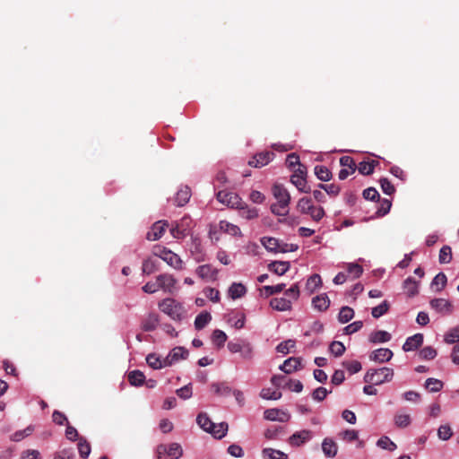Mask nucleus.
Instances as JSON below:
<instances>
[{
  "label": "nucleus",
  "mask_w": 459,
  "mask_h": 459,
  "mask_svg": "<svg viewBox=\"0 0 459 459\" xmlns=\"http://www.w3.org/2000/svg\"><path fill=\"white\" fill-rule=\"evenodd\" d=\"M272 194L276 203L270 207L271 212L277 216H286L289 213L290 195L281 184H274L272 187Z\"/></svg>",
  "instance_id": "obj_1"
},
{
  "label": "nucleus",
  "mask_w": 459,
  "mask_h": 459,
  "mask_svg": "<svg viewBox=\"0 0 459 459\" xmlns=\"http://www.w3.org/2000/svg\"><path fill=\"white\" fill-rule=\"evenodd\" d=\"M297 209L301 214L309 215L316 222H319L325 215L324 208L315 206L310 197L300 198L298 201Z\"/></svg>",
  "instance_id": "obj_2"
},
{
  "label": "nucleus",
  "mask_w": 459,
  "mask_h": 459,
  "mask_svg": "<svg viewBox=\"0 0 459 459\" xmlns=\"http://www.w3.org/2000/svg\"><path fill=\"white\" fill-rule=\"evenodd\" d=\"M160 311L168 315L174 321H181L186 315L183 306L174 299L167 298L159 303Z\"/></svg>",
  "instance_id": "obj_3"
},
{
  "label": "nucleus",
  "mask_w": 459,
  "mask_h": 459,
  "mask_svg": "<svg viewBox=\"0 0 459 459\" xmlns=\"http://www.w3.org/2000/svg\"><path fill=\"white\" fill-rule=\"evenodd\" d=\"M394 377V370L392 368L384 367L378 369H369L367 371L364 381L372 385H381L392 380Z\"/></svg>",
  "instance_id": "obj_4"
},
{
  "label": "nucleus",
  "mask_w": 459,
  "mask_h": 459,
  "mask_svg": "<svg viewBox=\"0 0 459 459\" xmlns=\"http://www.w3.org/2000/svg\"><path fill=\"white\" fill-rule=\"evenodd\" d=\"M228 349L231 353H240L242 359L251 360L254 358V347L247 340L238 339L228 342Z\"/></svg>",
  "instance_id": "obj_5"
},
{
  "label": "nucleus",
  "mask_w": 459,
  "mask_h": 459,
  "mask_svg": "<svg viewBox=\"0 0 459 459\" xmlns=\"http://www.w3.org/2000/svg\"><path fill=\"white\" fill-rule=\"evenodd\" d=\"M307 168L304 165L299 167L294 171L290 178V182L302 193H310L311 188L306 180Z\"/></svg>",
  "instance_id": "obj_6"
},
{
  "label": "nucleus",
  "mask_w": 459,
  "mask_h": 459,
  "mask_svg": "<svg viewBox=\"0 0 459 459\" xmlns=\"http://www.w3.org/2000/svg\"><path fill=\"white\" fill-rule=\"evenodd\" d=\"M217 200L229 207L236 208L242 204V199L235 193L220 190L216 194Z\"/></svg>",
  "instance_id": "obj_7"
},
{
  "label": "nucleus",
  "mask_w": 459,
  "mask_h": 459,
  "mask_svg": "<svg viewBox=\"0 0 459 459\" xmlns=\"http://www.w3.org/2000/svg\"><path fill=\"white\" fill-rule=\"evenodd\" d=\"M195 273L203 280L214 281L217 280L219 271L212 264H206L199 265L195 269Z\"/></svg>",
  "instance_id": "obj_8"
},
{
  "label": "nucleus",
  "mask_w": 459,
  "mask_h": 459,
  "mask_svg": "<svg viewBox=\"0 0 459 459\" xmlns=\"http://www.w3.org/2000/svg\"><path fill=\"white\" fill-rule=\"evenodd\" d=\"M169 227V223L167 221H159L155 222L151 230L146 234V238L150 241H154L160 239L166 229Z\"/></svg>",
  "instance_id": "obj_9"
},
{
  "label": "nucleus",
  "mask_w": 459,
  "mask_h": 459,
  "mask_svg": "<svg viewBox=\"0 0 459 459\" xmlns=\"http://www.w3.org/2000/svg\"><path fill=\"white\" fill-rule=\"evenodd\" d=\"M312 437H313L312 431L307 430V429H303V430L297 431L294 434H292L289 437L288 443L291 446H300L301 445L309 441L312 438Z\"/></svg>",
  "instance_id": "obj_10"
},
{
  "label": "nucleus",
  "mask_w": 459,
  "mask_h": 459,
  "mask_svg": "<svg viewBox=\"0 0 459 459\" xmlns=\"http://www.w3.org/2000/svg\"><path fill=\"white\" fill-rule=\"evenodd\" d=\"M264 417L267 420L287 422L290 419V415L277 408L267 409L264 412Z\"/></svg>",
  "instance_id": "obj_11"
},
{
  "label": "nucleus",
  "mask_w": 459,
  "mask_h": 459,
  "mask_svg": "<svg viewBox=\"0 0 459 459\" xmlns=\"http://www.w3.org/2000/svg\"><path fill=\"white\" fill-rule=\"evenodd\" d=\"M159 288L165 292L172 293L177 283V280L171 274L162 273L157 276Z\"/></svg>",
  "instance_id": "obj_12"
},
{
  "label": "nucleus",
  "mask_w": 459,
  "mask_h": 459,
  "mask_svg": "<svg viewBox=\"0 0 459 459\" xmlns=\"http://www.w3.org/2000/svg\"><path fill=\"white\" fill-rule=\"evenodd\" d=\"M429 304L437 313L450 315L453 312L452 303L446 299H433Z\"/></svg>",
  "instance_id": "obj_13"
},
{
  "label": "nucleus",
  "mask_w": 459,
  "mask_h": 459,
  "mask_svg": "<svg viewBox=\"0 0 459 459\" xmlns=\"http://www.w3.org/2000/svg\"><path fill=\"white\" fill-rule=\"evenodd\" d=\"M274 153L272 152H262L252 157L248 161V165L255 168H261L267 165L273 158Z\"/></svg>",
  "instance_id": "obj_14"
},
{
  "label": "nucleus",
  "mask_w": 459,
  "mask_h": 459,
  "mask_svg": "<svg viewBox=\"0 0 459 459\" xmlns=\"http://www.w3.org/2000/svg\"><path fill=\"white\" fill-rule=\"evenodd\" d=\"M188 355V351L185 349L184 347H175L172 349V351L169 352V354L165 358V366H170L174 362L181 359H186Z\"/></svg>",
  "instance_id": "obj_15"
},
{
  "label": "nucleus",
  "mask_w": 459,
  "mask_h": 459,
  "mask_svg": "<svg viewBox=\"0 0 459 459\" xmlns=\"http://www.w3.org/2000/svg\"><path fill=\"white\" fill-rule=\"evenodd\" d=\"M393 355L394 353L391 350L387 348H379L373 351L370 353L369 358L373 361L383 363L385 361H389L392 359Z\"/></svg>",
  "instance_id": "obj_16"
},
{
  "label": "nucleus",
  "mask_w": 459,
  "mask_h": 459,
  "mask_svg": "<svg viewBox=\"0 0 459 459\" xmlns=\"http://www.w3.org/2000/svg\"><path fill=\"white\" fill-rule=\"evenodd\" d=\"M301 368V359L297 357H290L287 359L284 360L283 364L279 367V368L286 374H291Z\"/></svg>",
  "instance_id": "obj_17"
},
{
  "label": "nucleus",
  "mask_w": 459,
  "mask_h": 459,
  "mask_svg": "<svg viewBox=\"0 0 459 459\" xmlns=\"http://www.w3.org/2000/svg\"><path fill=\"white\" fill-rule=\"evenodd\" d=\"M424 336L422 333H415L414 335L408 337L403 345L404 351H415L420 347L423 343Z\"/></svg>",
  "instance_id": "obj_18"
},
{
  "label": "nucleus",
  "mask_w": 459,
  "mask_h": 459,
  "mask_svg": "<svg viewBox=\"0 0 459 459\" xmlns=\"http://www.w3.org/2000/svg\"><path fill=\"white\" fill-rule=\"evenodd\" d=\"M187 221V218H183L180 222H176L175 225H172L170 228V233L173 238L179 239L185 238L188 234L187 228L185 226V223L186 224Z\"/></svg>",
  "instance_id": "obj_19"
},
{
  "label": "nucleus",
  "mask_w": 459,
  "mask_h": 459,
  "mask_svg": "<svg viewBox=\"0 0 459 459\" xmlns=\"http://www.w3.org/2000/svg\"><path fill=\"white\" fill-rule=\"evenodd\" d=\"M290 267V262L285 261H273L268 264V270L280 276L285 274Z\"/></svg>",
  "instance_id": "obj_20"
},
{
  "label": "nucleus",
  "mask_w": 459,
  "mask_h": 459,
  "mask_svg": "<svg viewBox=\"0 0 459 459\" xmlns=\"http://www.w3.org/2000/svg\"><path fill=\"white\" fill-rule=\"evenodd\" d=\"M322 450L326 457L333 458L337 455V444L329 437H325L322 442Z\"/></svg>",
  "instance_id": "obj_21"
},
{
  "label": "nucleus",
  "mask_w": 459,
  "mask_h": 459,
  "mask_svg": "<svg viewBox=\"0 0 459 459\" xmlns=\"http://www.w3.org/2000/svg\"><path fill=\"white\" fill-rule=\"evenodd\" d=\"M270 306L277 311H288L291 308V300L286 298H274L271 299Z\"/></svg>",
  "instance_id": "obj_22"
},
{
  "label": "nucleus",
  "mask_w": 459,
  "mask_h": 459,
  "mask_svg": "<svg viewBox=\"0 0 459 459\" xmlns=\"http://www.w3.org/2000/svg\"><path fill=\"white\" fill-rule=\"evenodd\" d=\"M163 261H165L169 266L176 270H182L183 261L178 255L169 250L167 254H164Z\"/></svg>",
  "instance_id": "obj_23"
},
{
  "label": "nucleus",
  "mask_w": 459,
  "mask_h": 459,
  "mask_svg": "<svg viewBox=\"0 0 459 459\" xmlns=\"http://www.w3.org/2000/svg\"><path fill=\"white\" fill-rule=\"evenodd\" d=\"M159 324V316L150 313L142 322V329L145 332H152L156 329Z\"/></svg>",
  "instance_id": "obj_24"
},
{
  "label": "nucleus",
  "mask_w": 459,
  "mask_h": 459,
  "mask_svg": "<svg viewBox=\"0 0 459 459\" xmlns=\"http://www.w3.org/2000/svg\"><path fill=\"white\" fill-rule=\"evenodd\" d=\"M403 288L408 297L411 298L419 293V282L412 277H408L403 283Z\"/></svg>",
  "instance_id": "obj_25"
},
{
  "label": "nucleus",
  "mask_w": 459,
  "mask_h": 459,
  "mask_svg": "<svg viewBox=\"0 0 459 459\" xmlns=\"http://www.w3.org/2000/svg\"><path fill=\"white\" fill-rule=\"evenodd\" d=\"M239 212V215L246 220H253L258 217V210L255 207H249L243 201L239 207H237Z\"/></svg>",
  "instance_id": "obj_26"
},
{
  "label": "nucleus",
  "mask_w": 459,
  "mask_h": 459,
  "mask_svg": "<svg viewBox=\"0 0 459 459\" xmlns=\"http://www.w3.org/2000/svg\"><path fill=\"white\" fill-rule=\"evenodd\" d=\"M322 285L321 276L319 274L311 275L306 282V290L308 294L314 293Z\"/></svg>",
  "instance_id": "obj_27"
},
{
  "label": "nucleus",
  "mask_w": 459,
  "mask_h": 459,
  "mask_svg": "<svg viewBox=\"0 0 459 459\" xmlns=\"http://www.w3.org/2000/svg\"><path fill=\"white\" fill-rule=\"evenodd\" d=\"M368 340L372 343L386 342L391 340V334L386 331L378 330L371 333Z\"/></svg>",
  "instance_id": "obj_28"
},
{
  "label": "nucleus",
  "mask_w": 459,
  "mask_h": 459,
  "mask_svg": "<svg viewBox=\"0 0 459 459\" xmlns=\"http://www.w3.org/2000/svg\"><path fill=\"white\" fill-rule=\"evenodd\" d=\"M312 304L316 309L325 311L329 307L330 299L326 294H323L313 298Z\"/></svg>",
  "instance_id": "obj_29"
},
{
  "label": "nucleus",
  "mask_w": 459,
  "mask_h": 459,
  "mask_svg": "<svg viewBox=\"0 0 459 459\" xmlns=\"http://www.w3.org/2000/svg\"><path fill=\"white\" fill-rule=\"evenodd\" d=\"M246 292L247 289L242 283L234 282L229 288V296L232 299H237L243 297Z\"/></svg>",
  "instance_id": "obj_30"
},
{
  "label": "nucleus",
  "mask_w": 459,
  "mask_h": 459,
  "mask_svg": "<svg viewBox=\"0 0 459 459\" xmlns=\"http://www.w3.org/2000/svg\"><path fill=\"white\" fill-rule=\"evenodd\" d=\"M191 196V191L190 188L187 186H185L183 188H180L175 197V202L177 203L178 206H184L190 199Z\"/></svg>",
  "instance_id": "obj_31"
},
{
  "label": "nucleus",
  "mask_w": 459,
  "mask_h": 459,
  "mask_svg": "<svg viewBox=\"0 0 459 459\" xmlns=\"http://www.w3.org/2000/svg\"><path fill=\"white\" fill-rule=\"evenodd\" d=\"M228 423L221 422L219 424L214 423V427L210 429L208 433H211L215 438L221 439L224 437L228 432Z\"/></svg>",
  "instance_id": "obj_32"
},
{
  "label": "nucleus",
  "mask_w": 459,
  "mask_h": 459,
  "mask_svg": "<svg viewBox=\"0 0 459 459\" xmlns=\"http://www.w3.org/2000/svg\"><path fill=\"white\" fill-rule=\"evenodd\" d=\"M130 385L134 386H140L144 383L145 376L140 370H133L127 375Z\"/></svg>",
  "instance_id": "obj_33"
},
{
  "label": "nucleus",
  "mask_w": 459,
  "mask_h": 459,
  "mask_svg": "<svg viewBox=\"0 0 459 459\" xmlns=\"http://www.w3.org/2000/svg\"><path fill=\"white\" fill-rule=\"evenodd\" d=\"M262 455L264 458L268 459H288V455L283 453L282 451L276 450L273 448H264L262 450Z\"/></svg>",
  "instance_id": "obj_34"
},
{
  "label": "nucleus",
  "mask_w": 459,
  "mask_h": 459,
  "mask_svg": "<svg viewBox=\"0 0 459 459\" xmlns=\"http://www.w3.org/2000/svg\"><path fill=\"white\" fill-rule=\"evenodd\" d=\"M196 422L201 429L204 431L209 432L210 429L214 427V423L208 417L207 413L200 412L196 417Z\"/></svg>",
  "instance_id": "obj_35"
},
{
  "label": "nucleus",
  "mask_w": 459,
  "mask_h": 459,
  "mask_svg": "<svg viewBox=\"0 0 459 459\" xmlns=\"http://www.w3.org/2000/svg\"><path fill=\"white\" fill-rule=\"evenodd\" d=\"M314 171L316 178L321 181H329L332 178V172L325 166L317 165Z\"/></svg>",
  "instance_id": "obj_36"
},
{
  "label": "nucleus",
  "mask_w": 459,
  "mask_h": 459,
  "mask_svg": "<svg viewBox=\"0 0 459 459\" xmlns=\"http://www.w3.org/2000/svg\"><path fill=\"white\" fill-rule=\"evenodd\" d=\"M158 261L151 257L143 260L142 271L144 274H152L158 271Z\"/></svg>",
  "instance_id": "obj_37"
},
{
  "label": "nucleus",
  "mask_w": 459,
  "mask_h": 459,
  "mask_svg": "<svg viewBox=\"0 0 459 459\" xmlns=\"http://www.w3.org/2000/svg\"><path fill=\"white\" fill-rule=\"evenodd\" d=\"M219 227L221 230L231 235V236H237L240 234V229L227 221H221L219 223Z\"/></svg>",
  "instance_id": "obj_38"
},
{
  "label": "nucleus",
  "mask_w": 459,
  "mask_h": 459,
  "mask_svg": "<svg viewBox=\"0 0 459 459\" xmlns=\"http://www.w3.org/2000/svg\"><path fill=\"white\" fill-rule=\"evenodd\" d=\"M447 282V278L444 273H438L431 282V287H436V291H441L445 289Z\"/></svg>",
  "instance_id": "obj_39"
},
{
  "label": "nucleus",
  "mask_w": 459,
  "mask_h": 459,
  "mask_svg": "<svg viewBox=\"0 0 459 459\" xmlns=\"http://www.w3.org/2000/svg\"><path fill=\"white\" fill-rule=\"evenodd\" d=\"M354 316V310L348 307H342L338 315V320L342 324H346L351 321Z\"/></svg>",
  "instance_id": "obj_40"
},
{
  "label": "nucleus",
  "mask_w": 459,
  "mask_h": 459,
  "mask_svg": "<svg viewBox=\"0 0 459 459\" xmlns=\"http://www.w3.org/2000/svg\"><path fill=\"white\" fill-rule=\"evenodd\" d=\"M212 320V316L208 312L200 313L195 320V327L197 330H201Z\"/></svg>",
  "instance_id": "obj_41"
},
{
  "label": "nucleus",
  "mask_w": 459,
  "mask_h": 459,
  "mask_svg": "<svg viewBox=\"0 0 459 459\" xmlns=\"http://www.w3.org/2000/svg\"><path fill=\"white\" fill-rule=\"evenodd\" d=\"M284 433V428L281 427V426H274V427H272V428H269L267 429L264 433V436L266 439H269V440H274V439H278L279 437Z\"/></svg>",
  "instance_id": "obj_42"
},
{
  "label": "nucleus",
  "mask_w": 459,
  "mask_h": 459,
  "mask_svg": "<svg viewBox=\"0 0 459 459\" xmlns=\"http://www.w3.org/2000/svg\"><path fill=\"white\" fill-rule=\"evenodd\" d=\"M444 386V383L437 378L429 377L425 382V387L431 393L440 391Z\"/></svg>",
  "instance_id": "obj_43"
},
{
  "label": "nucleus",
  "mask_w": 459,
  "mask_h": 459,
  "mask_svg": "<svg viewBox=\"0 0 459 459\" xmlns=\"http://www.w3.org/2000/svg\"><path fill=\"white\" fill-rule=\"evenodd\" d=\"M146 362L147 364L154 368V369H159V368H161L163 367H166L165 366V359L163 360H161L160 359V357H158L156 354L154 353H151L149 354L147 357H146Z\"/></svg>",
  "instance_id": "obj_44"
},
{
  "label": "nucleus",
  "mask_w": 459,
  "mask_h": 459,
  "mask_svg": "<svg viewBox=\"0 0 459 459\" xmlns=\"http://www.w3.org/2000/svg\"><path fill=\"white\" fill-rule=\"evenodd\" d=\"M262 243L264 246V247L269 251H279L280 240L275 238L264 237L262 238Z\"/></svg>",
  "instance_id": "obj_45"
},
{
  "label": "nucleus",
  "mask_w": 459,
  "mask_h": 459,
  "mask_svg": "<svg viewBox=\"0 0 459 459\" xmlns=\"http://www.w3.org/2000/svg\"><path fill=\"white\" fill-rule=\"evenodd\" d=\"M78 451L82 458H87L91 453V446L84 437L78 438Z\"/></svg>",
  "instance_id": "obj_46"
},
{
  "label": "nucleus",
  "mask_w": 459,
  "mask_h": 459,
  "mask_svg": "<svg viewBox=\"0 0 459 459\" xmlns=\"http://www.w3.org/2000/svg\"><path fill=\"white\" fill-rule=\"evenodd\" d=\"M452 248L449 246H444L441 247L438 255V261L440 264H448L452 260Z\"/></svg>",
  "instance_id": "obj_47"
},
{
  "label": "nucleus",
  "mask_w": 459,
  "mask_h": 459,
  "mask_svg": "<svg viewBox=\"0 0 459 459\" xmlns=\"http://www.w3.org/2000/svg\"><path fill=\"white\" fill-rule=\"evenodd\" d=\"M390 304L388 301L384 300L380 305L372 308L371 314L375 318H379L389 310Z\"/></svg>",
  "instance_id": "obj_48"
},
{
  "label": "nucleus",
  "mask_w": 459,
  "mask_h": 459,
  "mask_svg": "<svg viewBox=\"0 0 459 459\" xmlns=\"http://www.w3.org/2000/svg\"><path fill=\"white\" fill-rule=\"evenodd\" d=\"M377 446L382 449L394 451L397 447L396 444L394 443L388 437L384 436L380 437L377 442Z\"/></svg>",
  "instance_id": "obj_49"
},
{
  "label": "nucleus",
  "mask_w": 459,
  "mask_h": 459,
  "mask_svg": "<svg viewBox=\"0 0 459 459\" xmlns=\"http://www.w3.org/2000/svg\"><path fill=\"white\" fill-rule=\"evenodd\" d=\"M212 339L215 345L222 347L227 341V335L223 331L217 329L213 331Z\"/></svg>",
  "instance_id": "obj_50"
},
{
  "label": "nucleus",
  "mask_w": 459,
  "mask_h": 459,
  "mask_svg": "<svg viewBox=\"0 0 459 459\" xmlns=\"http://www.w3.org/2000/svg\"><path fill=\"white\" fill-rule=\"evenodd\" d=\"M329 351L332 354H333L335 357L342 356L345 351V346L342 342L333 341L331 342L329 346Z\"/></svg>",
  "instance_id": "obj_51"
},
{
  "label": "nucleus",
  "mask_w": 459,
  "mask_h": 459,
  "mask_svg": "<svg viewBox=\"0 0 459 459\" xmlns=\"http://www.w3.org/2000/svg\"><path fill=\"white\" fill-rule=\"evenodd\" d=\"M260 396L265 400H278L281 397V393L273 391L271 388H263L260 392Z\"/></svg>",
  "instance_id": "obj_52"
},
{
  "label": "nucleus",
  "mask_w": 459,
  "mask_h": 459,
  "mask_svg": "<svg viewBox=\"0 0 459 459\" xmlns=\"http://www.w3.org/2000/svg\"><path fill=\"white\" fill-rule=\"evenodd\" d=\"M378 201L380 202V205L377 208V215L379 217H382L389 212L391 206H392V203L389 199H385V198H384L382 200H378Z\"/></svg>",
  "instance_id": "obj_53"
},
{
  "label": "nucleus",
  "mask_w": 459,
  "mask_h": 459,
  "mask_svg": "<svg viewBox=\"0 0 459 459\" xmlns=\"http://www.w3.org/2000/svg\"><path fill=\"white\" fill-rule=\"evenodd\" d=\"M285 286L286 284L284 283H280L274 286H264L262 290L264 291V295L266 297H269L281 292L284 290Z\"/></svg>",
  "instance_id": "obj_54"
},
{
  "label": "nucleus",
  "mask_w": 459,
  "mask_h": 459,
  "mask_svg": "<svg viewBox=\"0 0 459 459\" xmlns=\"http://www.w3.org/2000/svg\"><path fill=\"white\" fill-rule=\"evenodd\" d=\"M294 347H295V341L290 339V340H287L285 342H281V343H279L276 347V351L279 353L287 354Z\"/></svg>",
  "instance_id": "obj_55"
},
{
  "label": "nucleus",
  "mask_w": 459,
  "mask_h": 459,
  "mask_svg": "<svg viewBox=\"0 0 459 459\" xmlns=\"http://www.w3.org/2000/svg\"><path fill=\"white\" fill-rule=\"evenodd\" d=\"M437 436L441 440H448L453 436L452 429L449 425H441L437 429Z\"/></svg>",
  "instance_id": "obj_56"
},
{
  "label": "nucleus",
  "mask_w": 459,
  "mask_h": 459,
  "mask_svg": "<svg viewBox=\"0 0 459 459\" xmlns=\"http://www.w3.org/2000/svg\"><path fill=\"white\" fill-rule=\"evenodd\" d=\"M168 455L172 459H178L183 455V450L179 444L178 443H171L168 449Z\"/></svg>",
  "instance_id": "obj_57"
},
{
  "label": "nucleus",
  "mask_w": 459,
  "mask_h": 459,
  "mask_svg": "<svg viewBox=\"0 0 459 459\" xmlns=\"http://www.w3.org/2000/svg\"><path fill=\"white\" fill-rule=\"evenodd\" d=\"M211 386L214 393L218 395L227 396L231 393L230 387L224 384L213 383Z\"/></svg>",
  "instance_id": "obj_58"
},
{
  "label": "nucleus",
  "mask_w": 459,
  "mask_h": 459,
  "mask_svg": "<svg viewBox=\"0 0 459 459\" xmlns=\"http://www.w3.org/2000/svg\"><path fill=\"white\" fill-rule=\"evenodd\" d=\"M340 165L346 169H350L351 173H354L357 169L356 163L351 156H342L340 159Z\"/></svg>",
  "instance_id": "obj_59"
},
{
  "label": "nucleus",
  "mask_w": 459,
  "mask_h": 459,
  "mask_svg": "<svg viewBox=\"0 0 459 459\" xmlns=\"http://www.w3.org/2000/svg\"><path fill=\"white\" fill-rule=\"evenodd\" d=\"M437 354V351L431 346H426L420 351V357L422 359H433Z\"/></svg>",
  "instance_id": "obj_60"
},
{
  "label": "nucleus",
  "mask_w": 459,
  "mask_h": 459,
  "mask_svg": "<svg viewBox=\"0 0 459 459\" xmlns=\"http://www.w3.org/2000/svg\"><path fill=\"white\" fill-rule=\"evenodd\" d=\"M379 182L381 189L385 195H391L395 192L394 186L387 178H381Z\"/></svg>",
  "instance_id": "obj_61"
},
{
  "label": "nucleus",
  "mask_w": 459,
  "mask_h": 459,
  "mask_svg": "<svg viewBox=\"0 0 459 459\" xmlns=\"http://www.w3.org/2000/svg\"><path fill=\"white\" fill-rule=\"evenodd\" d=\"M394 422L397 427L405 428L410 425L411 418L408 414H397L394 417Z\"/></svg>",
  "instance_id": "obj_62"
},
{
  "label": "nucleus",
  "mask_w": 459,
  "mask_h": 459,
  "mask_svg": "<svg viewBox=\"0 0 459 459\" xmlns=\"http://www.w3.org/2000/svg\"><path fill=\"white\" fill-rule=\"evenodd\" d=\"M342 365L351 374H355L361 370V364L358 360L345 361Z\"/></svg>",
  "instance_id": "obj_63"
},
{
  "label": "nucleus",
  "mask_w": 459,
  "mask_h": 459,
  "mask_svg": "<svg viewBox=\"0 0 459 459\" xmlns=\"http://www.w3.org/2000/svg\"><path fill=\"white\" fill-rule=\"evenodd\" d=\"M445 341L447 343H455L459 341V326L451 329L445 336Z\"/></svg>",
  "instance_id": "obj_64"
}]
</instances>
